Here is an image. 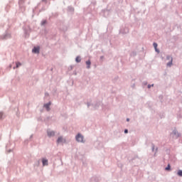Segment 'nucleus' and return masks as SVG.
Here are the masks:
<instances>
[{
    "mask_svg": "<svg viewBox=\"0 0 182 182\" xmlns=\"http://www.w3.org/2000/svg\"><path fill=\"white\" fill-rule=\"evenodd\" d=\"M76 140L77 141H80V143H83V136H82L80 134H78L76 136Z\"/></svg>",
    "mask_w": 182,
    "mask_h": 182,
    "instance_id": "obj_1",
    "label": "nucleus"
},
{
    "mask_svg": "<svg viewBox=\"0 0 182 182\" xmlns=\"http://www.w3.org/2000/svg\"><path fill=\"white\" fill-rule=\"evenodd\" d=\"M166 59L168 60H170V62L167 63V66H171L173 65V58H171V56H168Z\"/></svg>",
    "mask_w": 182,
    "mask_h": 182,
    "instance_id": "obj_2",
    "label": "nucleus"
},
{
    "mask_svg": "<svg viewBox=\"0 0 182 182\" xmlns=\"http://www.w3.org/2000/svg\"><path fill=\"white\" fill-rule=\"evenodd\" d=\"M47 133L48 137H53L55 136V132L53 131L48 130Z\"/></svg>",
    "mask_w": 182,
    "mask_h": 182,
    "instance_id": "obj_3",
    "label": "nucleus"
},
{
    "mask_svg": "<svg viewBox=\"0 0 182 182\" xmlns=\"http://www.w3.org/2000/svg\"><path fill=\"white\" fill-rule=\"evenodd\" d=\"M41 48L39 47H34L32 50L33 53H39Z\"/></svg>",
    "mask_w": 182,
    "mask_h": 182,
    "instance_id": "obj_4",
    "label": "nucleus"
},
{
    "mask_svg": "<svg viewBox=\"0 0 182 182\" xmlns=\"http://www.w3.org/2000/svg\"><path fill=\"white\" fill-rule=\"evenodd\" d=\"M66 141L62 136L58 137L57 143H65Z\"/></svg>",
    "mask_w": 182,
    "mask_h": 182,
    "instance_id": "obj_5",
    "label": "nucleus"
},
{
    "mask_svg": "<svg viewBox=\"0 0 182 182\" xmlns=\"http://www.w3.org/2000/svg\"><path fill=\"white\" fill-rule=\"evenodd\" d=\"M50 102H48V103L44 105V107H46V109L48 112H49V110H50Z\"/></svg>",
    "mask_w": 182,
    "mask_h": 182,
    "instance_id": "obj_6",
    "label": "nucleus"
},
{
    "mask_svg": "<svg viewBox=\"0 0 182 182\" xmlns=\"http://www.w3.org/2000/svg\"><path fill=\"white\" fill-rule=\"evenodd\" d=\"M42 163H43V166H48V159H43Z\"/></svg>",
    "mask_w": 182,
    "mask_h": 182,
    "instance_id": "obj_7",
    "label": "nucleus"
},
{
    "mask_svg": "<svg viewBox=\"0 0 182 182\" xmlns=\"http://www.w3.org/2000/svg\"><path fill=\"white\" fill-rule=\"evenodd\" d=\"M91 62H90V60L86 61V65H87V69H90V65H91Z\"/></svg>",
    "mask_w": 182,
    "mask_h": 182,
    "instance_id": "obj_8",
    "label": "nucleus"
},
{
    "mask_svg": "<svg viewBox=\"0 0 182 182\" xmlns=\"http://www.w3.org/2000/svg\"><path fill=\"white\" fill-rule=\"evenodd\" d=\"M82 60V59L80 58V56H77L75 58V61L77 62V63H80V62Z\"/></svg>",
    "mask_w": 182,
    "mask_h": 182,
    "instance_id": "obj_9",
    "label": "nucleus"
},
{
    "mask_svg": "<svg viewBox=\"0 0 182 182\" xmlns=\"http://www.w3.org/2000/svg\"><path fill=\"white\" fill-rule=\"evenodd\" d=\"M178 176H179L180 177H182V171L181 170H179L178 171Z\"/></svg>",
    "mask_w": 182,
    "mask_h": 182,
    "instance_id": "obj_10",
    "label": "nucleus"
},
{
    "mask_svg": "<svg viewBox=\"0 0 182 182\" xmlns=\"http://www.w3.org/2000/svg\"><path fill=\"white\" fill-rule=\"evenodd\" d=\"M16 68H19V66L22 65V64L19 62L16 63Z\"/></svg>",
    "mask_w": 182,
    "mask_h": 182,
    "instance_id": "obj_11",
    "label": "nucleus"
},
{
    "mask_svg": "<svg viewBox=\"0 0 182 182\" xmlns=\"http://www.w3.org/2000/svg\"><path fill=\"white\" fill-rule=\"evenodd\" d=\"M170 168H171V166H170V164H168V166L165 168V170L168 171L170 170Z\"/></svg>",
    "mask_w": 182,
    "mask_h": 182,
    "instance_id": "obj_12",
    "label": "nucleus"
},
{
    "mask_svg": "<svg viewBox=\"0 0 182 182\" xmlns=\"http://www.w3.org/2000/svg\"><path fill=\"white\" fill-rule=\"evenodd\" d=\"M155 50L157 53H160V51L157 50V46H155Z\"/></svg>",
    "mask_w": 182,
    "mask_h": 182,
    "instance_id": "obj_13",
    "label": "nucleus"
},
{
    "mask_svg": "<svg viewBox=\"0 0 182 182\" xmlns=\"http://www.w3.org/2000/svg\"><path fill=\"white\" fill-rule=\"evenodd\" d=\"M45 23H46V21H42L41 25H45Z\"/></svg>",
    "mask_w": 182,
    "mask_h": 182,
    "instance_id": "obj_14",
    "label": "nucleus"
},
{
    "mask_svg": "<svg viewBox=\"0 0 182 182\" xmlns=\"http://www.w3.org/2000/svg\"><path fill=\"white\" fill-rule=\"evenodd\" d=\"M151 86H154V85H149L148 88L150 89L151 87Z\"/></svg>",
    "mask_w": 182,
    "mask_h": 182,
    "instance_id": "obj_15",
    "label": "nucleus"
},
{
    "mask_svg": "<svg viewBox=\"0 0 182 182\" xmlns=\"http://www.w3.org/2000/svg\"><path fill=\"white\" fill-rule=\"evenodd\" d=\"M128 132H129V131L127 129L124 130V133H128Z\"/></svg>",
    "mask_w": 182,
    "mask_h": 182,
    "instance_id": "obj_16",
    "label": "nucleus"
},
{
    "mask_svg": "<svg viewBox=\"0 0 182 182\" xmlns=\"http://www.w3.org/2000/svg\"><path fill=\"white\" fill-rule=\"evenodd\" d=\"M154 46H157V43H154Z\"/></svg>",
    "mask_w": 182,
    "mask_h": 182,
    "instance_id": "obj_17",
    "label": "nucleus"
},
{
    "mask_svg": "<svg viewBox=\"0 0 182 182\" xmlns=\"http://www.w3.org/2000/svg\"><path fill=\"white\" fill-rule=\"evenodd\" d=\"M127 120L129 122V119H127Z\"/></svg>",
    "mask_w": 182,
    "mask_h": 182,
    "instance_id": "obj_18",
    "label": "nucleus"
}]
</instances>
